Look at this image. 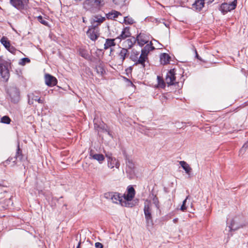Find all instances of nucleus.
I'll use <instances>...</instances> for the list:
<instances>
[{
	"mask_svg": "<svg viewBox=\"0 0 248 248\" xmlns=\"http://www.w3.org/2000/svg\"><path fill=\"white\" fill-rule=\"evenodd\" d=\"M116 39V38L115 39H107L106 40L105 43L104 44V48L105 49H107L111 46H115V43L114 41Z\"/></svg>",
	"mask_w": 248,
	"mask_h": 248,
	"instance_id": "nucleus-24",
	"label": "nucleus"
},
{
	"mask_svg": "<svg viewBox=\"0 0 248 248\" xmlns=\"http://www.w3.org/2000/svg\"><path fill=\"white\" fill-rule=\"evenodd\" d=\"M16 159L17 158L16 156L14 157H9L6 160H5L3 164L5 166H6L10 164V163L11 162V166L14 167L15 166L16 164Z\"/></svg>",
	"mask_w": 248,
	"mask_h": 248,
	"instance_id": "nucleus-26",
	"label": "nucleus"
},
{
	"mask_svg": "<svg viewBox=\"0 0 248 248\" xmlns=\"http://www.w3.org/2000/svg\"><path fill=\"white\" fill-rule=\"evenodd\" d=\"M7 49L12 53H15L16 49L13 46H10V47H8Z\"/></svg>",
	"mask_w": 248,
	"mask_h": 248,
	"instance_id": "nucleus-41",
	"label": "nucleus"
},
{
	"mask_svg": "<svg viewBox=\"0 0 248 248\" xmlns=\"http://www.w3.org/2000/svg\"><path fill=\"white\" fill-rule=\"evenodd\" d=\"M130 36V32L129 31V29L127 27L124 28L123 31H122L121 34L118 36L116 39H118L120 40L125 39L128 37Z\"/></svg>",
	"mask_w": 248,
	"mask_h": 248,
	"instance_id": "nucleus-19",
	"label": "nucleus"
},
{
	"mask_svg": "<svg viewBox=\"0 0 248 248\" xmlns=\"http://www.w3.org/2000/svg\"><path fill=\"white\" fill-rule=\"evenodd\" d=\"M136 191L133 186L129 185L127 186L125 193L123 194V197L124 201L123 202L124 206L132 207L134 206V203L132 202L135 196Z\"/></svg>",
	"mask_w": 248,
	"mask_h": 248,
	"instance_id": "nucleus-3",
	"label": "nucleus"
},
{
	"mask_svg": "<svg viewBox=\"0 0 248 248\" xmlns=\"http://www.w3.org/2000/svg\"><path fill=\"white\" fill-rule=\"evenodd\" d=\"M36 101H37L38 103L40 104H43L44 103V100L43 99H41L40 96H39V97Z\"/></svg>",
	"mask_w": 248,
	"mask_h": 248,
	"instance_id": "nucleus-44",
	"label": "nucleus"
},
{
	"mask_svg": "<svg viewBox=\"0 0 248 248\" xmlns=\"http://www.w3.org/2000/svg\"><path fill=\"white\" fill-rule=\"evenodd\" d=\"M28 103L30 105L33 104L34 101H36L39 96V93L34 92L28 94Z\"/></svg>",
	"mask_w": 248,
	"mask_h": 248,
	"instance_id": "nucleus-16",
	"label": "nucleus"
},
{
	"mask_svg": "<svg viewBox=\"0 0 248 248\" xmlns=\"http://www.w3.org/2000/svg\"><path fill=\"white\" fill-rule=\"evenodd\" d=\"M106 19L105 16H92L90 19L91 26L89 27L87 35L92 41H95L99 37V30L97 26Z\"/></svg>",
	"mask_w": 248,
	"mask_h": 248,
	"instance_id": "nucleus-2",
	"label": "nucleus"
},
{
	"mask_svg": "<svg viewBox=\"0 0 248 248\" xmlns=\"http://www.w3.org/2000/svg\"><path fill=\"white\" fill-rule=\"evenodd\" d=\"M107 198H110L112 202L116 203H120L122 206H124L123 202H124L123 196H121L119 193L110 192L106 194Z\"/></svg>",
	"mask_w": 248,
	"mask_h": 248,
	"instance_id": "nucleus-6",
	"label": "nucleus"
},
{
	"mask_svg": "<svg viewBox=\"0 0 248 248\" xmlns=\"http://www.w3.org/2000/svg\"><path fill=\"white\" fill-rule=\"evenodd\" d=\"M11 121V119L8 116H3L1 118V121H0V122L2 123L6 124H9L10 123Z\"/></svg>",
	"mask_w": 248,
	"mask_h": 248,
	"instance_id": "nucleus-33",
	"label": "nucleus"
},
{
	"mask_svg": "<svg viewBox=\"0 0 248 248\" xmlns=\"http://www.w3.org/2000/svg\"><path fill=\"white\" fill-rule=\"evenodd\" d=\"M179 164L182 168L185 170L186 173L188 175H190V172L192 171V168L189 166V165L184 161H180Z\"/></svg>",
	"mask_w": 248,
	"mask_h": 248,
	"instance_id": "nucleus-21",
	"label": "nucleus"
},
{
	"mask_svg": "<svg viewBox=\"0 0 248 248\" xmlns=\"http://www.w3.org/2000/svg\"><path fill=\"white\" fill-rule=\"evenodd\" d=\"M144 213L147 223L148 225L153 224L152 217L151 215V203L146 201L144 203Z\"/></svg>",
	"mask_w": 248,
	"mask_h": 248,
	"instance_id": "nucleus-5",
	"label": "nucleus"
},
{
	"mask_svg": "<svg viewBox=\"0 0 248 248\" xmlns=\"http://www.w3.org/2000/svg\"><path fill=\"white\" fill-rule=\"evenodd\" d=\"M124 22L125 24H132L134 22V20L130 16H124Z\"/></svg>",
	"mask_w": 248,
	"mask_h": 248,
	"instance_id": "nucleus-36",
	"label": "nucleus"
},
{
	"mask_svg": "<svg viewBox=\"0 0 248 248\" xmlns=\"http://www.w3.org/2000/svg\"><path fill=\"white\" fill-rule=\"evenodd\" d=\"M139 53L138 51L132 50L130 55L131 60L135 62L134 65L140 63V57H139Z\"/></svg>",
	"mask_w": 248,
	"mask_h": 248,
	"instance_id": "nucleus-18",
	"label": "nucleus"
},
{
	"mask_svg": "<svg viewBox=\"0 0 248 248\" xmlns=\"http://www.w3.org/2000/svg\"><path fill=\"white\" fill-rule=\"evenodd\" d=\"M95 247L96 248H103V245L101 243L96 242L95 243Z\"/></svg>",
	"mask_w": 248,
	"mask_h": 248,
	"instance_id": "nucleus-42",
	"label": "nucleus"
},
{
	"mask_svg": "<svg viewBox=\"0 0 248 248\" xmlns=\"http://www.w3.org/2000/svg\"><path fill=\"white\" fill-rule=\"evenodd\" d=\"M112 49H111V50H110V53L112 52Z\"/></svg>",
	"mask_w": 248,
	"mask_h": 248,
	"instance_id": "nucleus-52",
	"label": "nucleus"
},
{
	"mask_svg": "<svg viewBox=\"0 0 248 248\" xmlns=\"http://www.w3.org/2000/svg\"><path fill=\"white\" fill-rule=\"evenodd\" d=\"M141 33H140V38ZM149 40L143 39L140 38V47L141 49L140 51V65H142L143 67L145 66L148 67L149 65L148 55L150 52L155 49V47L153 46V44L151 42L149 43Z\"/></svg>",
	"mask_w": 248,
	"mask_h": 248,
	"instance_id": "nucleus-1",
	"label": "nucleus"
},
{
	"mask_svg": "<svg viewBox=\"0 0 248 248\" xmlns=\"http://www.w3.org/2000/svg\"><path fill=\"white\" fill-rule=\"evenodd\" d=\"M175 77L174 69H171L167 74L165 82L168 84V86L172 85L175 84Z\"/></svg>",
	"mask_w": 248,
	"mask_h": 248,
	"instance_id": "nucleus-11",
	"label": "nucleus"
},
{
	"mask_svg": "<svg viewBox=\"0 0 248 248\" xmlns=\"http://www.w3.org/2000/svg\"><path fill=\"white\" fill-rule=\"evenodd\" d=\"M204 0L206 1V2L208 4L211 3L214 1V0Z\"/></svg>",
	"mask_w": 248,
	"mask_h": 248,
	"instance_id": "nucleus-45",
	"label": "nucleus"
},
{
	"mask_svg": "<svg viewBox=\"0 0 248 248\" xmlns=\"http://www.w3.org/2000/svg\"><path fill=\"white\" fill-rule=\"evenodd\" d=\"M122 13L120 12L117 11L116 10H112L110 12L106 14V16H121Z\"/></svg>",
	"mask_w": 248,
	"mask_h": 248,
	"instance_id": "nucleus-34",
	"label": "nucleus"
},
{
	"mask_svg": "<svg viewBox=\"0 0 248 248\" xmlns=\"http://www.w3.org/2000/svg\"><path fill=\"white\" fill-rule=\"evenodd\" d=\"M140 34H137L136 38L134 37H131L129 39L126 40L124 42L125 46L128 47L129 48H131L137 42L138 44L140 45V40L139 39Z\"/></svg>",
	"mask_w": 248,
	"mask_h": 248,
	"instance_id": "nucleus-13",
	"label": "nucleus"
},
{
	"mask_svg": "<svg viewBox=\"0 0 248 248\" xmlns=\"http://www.w3.org/2000/svg\"><path fill=\"white\" fill-rule=\"evenodd\" d=\"M36 18L37 21H38L41 24L46 26H49L48 22V20H49L48 19L46 18V16H36Z\"/></svg>",
	"mask_w": 248,
	"mask_h": 248,
	"instance_id": "nucleus-28",
	"label": "nucleus"
},
{
	"mask_svg": "<svg viewBox=\"0 0 248 248\" xmlns=\"http://www.w3.org/2000/svg\"><path fill=\"white\" fill-rule=\"evenodd\" d=\"M90 155L92 157V158L97 160L100 163H101L105 159V157L102 154H93V153L92 152V151H91Z\"/></svg>",
	"mask_w": 248,
	"mask_h": 248,
	"instance_id": "nucleus-23",
	"label": "nucleus"
},
{
	"mask_svg": "<svg viewBox=\"0 0 248 248\" xmlns=\"http://www.w3.org/2000/svg\"><path fill=\"white\" fill-rule=\"evenodd\" d=\"M8 93L11 98V101L16 103L19 101V92L17 88L15 87H10L8 90Z\"/></svg>",
	"mask_w": 248,
	"mask_h": 248,
	"instance_id": "nucleus-8",
	"label": "nucleus"
},
{
	"mask_svg": "<svg viewBox=\"0 0 248 248\" xmlns=\"http://www.w3.org/2000/svg\"><path fill=\"white\" fill-rule=\"evenodd\" d=\"M188 196H187L186 199L183 201V204L181 207V210L182 211H185L186 209V200L188 199Z\"/></svg>",
	"mask_w": 248,
	"mask_h": 248,
	"instance_id": "nucleus-40",
	"label": "nucleus"
},
{
	"mask_svg": "<svg viewBox=\"0 0 248 248\" xmlns=\"http://www.w3.org/2000/svg\"><path fill=\"white\" fill-rule=\"evenodd\" d=\"M124 78L127 82L128 85L129 86H132V85H133V84L132 83V82L129 79H128V78Z\"/></svg>",
	"mask_w": 248,
	"mask_h": 248,
	"instance_id": "nucleus-43",
	"label": "nucleus"
},
{
	"mask_svg": "<svg viewBox=\"0 0 248 248\" xmlns=\"http://www.w3.org/2000/svg\"><path fill=\"white\" fill-rule=\"evenodd\" d=\"M82 19H83V22H86L85 17L84 16L82 17Z\"/></svg>",
	"mask_w": 248,
	"mask_h": 248,
	"instance_id": "nucleus-50",
	"label": "nucleus"
},
{
	"mask_svg": "<svg viewBox=\"0 0 248 248\" xmlns=\"http://www.w3.org/2000/svg\"><path fill=\"white\" fill-rule=\"evenodd\" d=\"M126 0H113L114 4L120 7H122L125 5Z\"/></svg>",
	"mask_w": 248,
	"mask_h": 248,
	"instance_id": "nucleus-30",
	"label": "nucleus"
},
{
	"mask_svg": "<svg viewBox=\"0 0 248 248\" xmlns=\"http://www.w3.org/2000/svg\"><path fill=\"white\" fill-rule=\"evenodd\" d=\"M236 2L235 1L230 3H224L221 5L219 10L221 11L222 14L225 15L228 12L236 8Z\"/></svg>",
	"mask_w": 248,
	"mask_h": 248,
	"instance_id": "nucleus-10",
	"label": "nucleus"
},
{
	"mask_svg": "<svg viewBox=\"0 0 248 248\" xmlns=\"http://www.w3.org/2000/svg\"><path fill=\"white\" fill-rule=\"evenodd\" d=\"M78 52L79 55L88 61H91L92 60V56L90 55L88 51L84 48L80 47L78 49Z\"/></svg>",
	"mask_w": 248,
	"mask_h": 248,
	"instance_id": "nucleus-14",
	"label": "nucleus"
},
{
	"mask_svg": "<svg viewBox=\"0 0 248 248\" xmlns=\"http://www.w3.org/2000/svg\"><path fill=\"white\" fill-rule=\"evenodd\" d=\"M1 44L7 49L10 47L11 45L9 41L7 40V38L3 37L0 39Z\"/></svg>",
	"mask_w": 248,
	"mask_h": 248,
	"instance_id": "nucleus-31",
	"label": "nucleus"
},
{
	"mask_svg": "<svg viewBox=\"0 0 248 248\" xmlns=\"http://www.w3.org/2000/svg\"><path fill=\"white\" fill-rule=\"evenodd\" d=\"M10 4L16 9L22 10L27 6V0H10Z\"/></svg>",
	"mask_w": 248,
	"mask_h": 248,
	"instance_id": "nucleus-9",
	"label": "nucleus"
},
{
	"mask_svg": "<svg viewBox=\"0 0 248 248\" xmlns=\"http://www.w3.org/2000/svg\"><path fill=\"white\" fill-rule=\"evenodd\" d=\"M80 244H81V242H78V245L77 246L76 248H80Z\"/></svg>",
	"mask_w": 248,
	"mask_h": 248,
	"instance_id": "nucleus-49",
	"label": "nucleus"
},
{
	"mask_svg": "<svg viewBox=\"0 0 248 248\" xmlns=\"http://www.w3.org/2000/svg\"><path fill=\"white\" fill-rule=\"evenodd\" d=\"M15 156L17 158L18 157H19L20 159H21L22 157V151L20 150L19 148V144L17 146V149L16 150V155Z\"/></svg>",
	"mask_w": 248,
	"mask_h": 248,
	"instance_id": "nucleus-37",
	"label": "nucleus"
},
{
	"mask_svg": "<svg viewBox=\"0 0 248 248\" xmlns=\"http://www.w3.org/2000/svg\"><path fill=\"white\" fill-rule=\"evenodd\" d=\"M45 79L46 84L48 86H53L56 85L57 83V78L50 74H46Z\"/></svg>",
	"mask_w": 248,
	"mask_h": 248,
	"instance_id": "nucleus-12",
	"label": "nucleus"
},
{
	"mask_svg": "<svg viewBox=\"0 0 248 248\" xmlns=\"http://www.w3.org/2000/svg\"><path fill=\"white\" fill-rule=\"evenodd\" d=\"M116 55L118 59L119 64L122 65L126 58L128 56V50L126 48L119 47V50L116 53Z\"/></svg>",
	"mask_w": 248,
	"mask_h": 248,
	"instance_id": "nucleus-7",
	"label": "nucleus"
},
{
	"mask_svg": "<svg viewBox=\"0 0 248 248\" xmlns=\"http://www.w3.org/2000/svg\"><path fill=\"white\" fill-rule=\"evenodd\" d=\"M170 57L167 53H162L160 56V61L161 64L163 65L169 63Z\"/></svg>",
	"mask_w": 248,
	"mask_h": 248,
	"instance_id": "nucleus-20",
	"label": "nucleus"
},
{
	"mask_svg": "<svg viewBox=\"0 0 248 248\" xmlns=\"http://www.w3.org/2000/svg\"><path fill=\"white\" fill-rule=\"evenodd\" d=\"M242 225L239 224L237 222V218H233L231 222L230 225L228 226L229 231H235L242 227Z\"/></svg>",
	"mask_w": 248,
	"mask_h": 248,
	"instance_id": "nucleus-15",
	"label": "nucleus"
},
{
	"mask_svg": "<svg viewBox=\"0 0 248 248\" xmlns=\"http://www.w3.org/2000/svg\"><path fill=\"white\" fill-rule=\"evenodd\" d=\"M118 16H107V17L108 18V19H114V18L115 17H117Z\"/></svg>",
	"mask_w": 248,
	"mask_h": 248,
	"instance_id": "nucleus-46",
	"label": "nucleus"
},
{
	"mask_svg": "<svg viewBox=\"0 0 248 248\" xmlns=\"http://www.w3.org/2000/svg\"><path fill=\"white\" fill-rule=\"evenodd\" d=\"M0 74L1 77L5 80L9 78V72L7 68H3L0 66Z\"/></svg>",
	"mask_w": 248,
	"mask_h": 248,
	"instance_id": "nucleus-27",
	"label": "nucleus"
},
{
	"mask_svg": "<svg viewBox=\"0 0 248 248\" xmlns=\"http://www.w3.org/2000/svg\"><path fill=\"white\" fill-rule=\"evenodd\" d=\"M96 71L98 74L101 75H102L105 72L104 69L101 65H98L96 66Z\"/></svg>",
	"mask_w": 248,
	"mask_h": 248,
	"instance_id": "nucleus-35",
	"label": "nucleus"
},
{
	"mask_svg": "<svg viewBox=\"0 0 248 248\" xmlns=\"http://www.w3.org/2000/svg\"><path fill=\"white\" fill-rule=\"evenodd\" d=\"M108 166L111 169H112L114 167L119 168L120 166V163L115 158H109L108 161Z\"/></svg>",
	"mask_w": 248,
	"mask_h": 248,
	"instance_id": "nucleus-22",
	"label": "nucleus"
},
{
	"mask_svg": "<svg viewBox=\"0 0 248 248\" xmlns=\"http://www.w3.org/2000/svg\"><path fill=\"white\" fill-rule=\"evenodd\" d=\"M103 4V0H86L83 2V6L86 10L94 12L98 11Z\"/></svg>",
	"mask_w": 248,
	"mask_h": 248,
	"instance_id": "nucleus-4",
	"label": "nucleus"
},
{
	"mask_svg": "<svg viewBox=\"0 0 248 248\" xmlns=\"http://www.w3.org/2000/svg\"><path fill=\"white\" fill-rule=\"evenodd\" d=\"M165 26H166V27H168L169 25V24L165 23Z\"/></svg>",
	"mask_w": 248,
	"mask_h": 248,
	"instance_id": "nucleus-51",
	"label": "nucleus"
},
{
	"mask_svg": "<svg viewBox=\"0 0 248 248\" xmlns=\"http://www.w3.org/2000/svg\"><path fill=\"white\" fill-rule=\"evenodd\" d=\"M16 159L17 158L16 156L14 157H9L6 160H5L3 164L5 166H6L10 164V163L11 162V166L14 167L15 166L16 164Z\"/></svg>",
	"mask_w": 248,
	"mask_h": 248,
	"instance_id": "nucleus-25",
	"label": "nucleus"
},
{
	"mask_svg": "<svg viewBox=\"0 0 248 248\" xmlns=\"http://www.w3.org/2000/svg\"><path fill=\"white\" fill-rule=\"evenodd\" d=\"M157 79L158 81V87L161 88H164L166 83L165 81H164L163 78L159 76H157Z\"/></svg>",
	"mask_w": 248,
	"mask_h": 248,
	"instance_id": "nucleus-32",
	"label": "nucleus"
},
{
	"mask_svg": "<svg viewBox=\"0 0 248 248\" xmlns=\"http://www.w3.org/2000/svg\"><path fill=\"white\" fill-rule=\"evenodd\" d=\"M178 219L177 218H174L173 220V222L175 223H176L178 221Z\"/></svg>",
	"mask_w": 248,
	"mask_h": 248,
	"instance_id": "nucleus-48",
	"label": "nucleus"
},
{
	"mask_svg": "<svg viewBox=\"0 0 248 248\" xmlns=\"http://www.w3.org/2000/svg\"><path fill=\"white\" fill-rule=\"evenodd\" d=\"M205 3L204 0H196L192 4V8L198 11H200L204 6Z\"/></svg>",
	"mask_w": 248,
	"mask_h": 248,
	"instance_id": "nucleus-17",
	"label": "nucleus"
},
{
	"mask_svg": "<svg viewBox=\"0 0 248 248\" xmlns=\"http://www.w3.org/2000/svg\"><path fill=\"white\" fill-rule=\"evenodd\" d=\"M126 160V165L127 167H128L130 170H132L134 168L135 165L134 163L133 162L132 160L127 157L125 156Z\"/></svg>",
	"mask_w": 248,
	"mask_h": 248,
	"instance_id": "nucleus-29",
	"label": "nucleus"
},
{
	"mask_svg": "<svg viewBox=\"0 0 248 248\" xmlns=\"http://www.w3.org/2000/svg\"><path fill=\"white\" fill-rule=\"evenodd\" d=\"M195 53H196V57L197 59L200 60V57L198 55V53H197V52L196 51V50H195Z\"/></svg>",
	"mask_w": 248,
	"mask_h": 248,
	"instance_id": "nucleus-47",
	"label": "nucleus"
},
{
	"mask_svg": "<svg viewBox=\"0 0 248 248\" xmlns=\"http://www.w3.org/2000/svg\"><path fill=\"white\" fill-rule=\"evenodd\" d=\"M248 147V141H247L243 146V147L241 148V149L240 150V154H243L247 148Z\"/></svg>",
	"mask_w": 248,
	"mask_h": 248,
	"instance_id": "nucleus-39",
	"label": "nucleus"
},
{
	"mask_svg": "<svg viewBox=\"0 0 248 248\" xmlns=\"http://www.w3.org/2000/svg\"><path fill=\"white\" fill-rule=\"evenodd\" d=\"M30 62V60L28 58H24L20 60L19 63L20 65H24L26 63Z\"/></svg>",
	"mask_w": 248,
	"mask_h": 248,
	"instance_id": "nucleus-38",
	"label": "nucleus"
}]
</instances>
